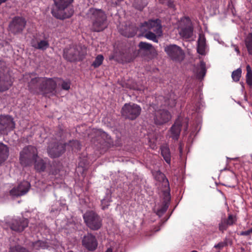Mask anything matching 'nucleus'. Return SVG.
Masks as SVG:
<instances>
[{"instance_id": "nucleus-40", "label": "nucleus", "mask_w": 252, "mask_h": 252, "mask_svg": "<svg viewBox=\"0 0 252 252\" xmlns=\"http://www.w3.org/2000/svg\"><path fill=\"white\" fill-rule=\"evenodd\" d=\"M62 88L64 90H68L70 87V83L69 81H63L61 85Z\"/></svg>"}, {"instance_id": "nucleus-33", "label": "nucleus", "mask_w": 252, "mask_h": 252, "mask_svg": "<svg viewBox=\"0 0 252 252\" xmlns=\"http://www.w3.org/2000/svg\"><path fill=\"white\" fill-rule=\"evenodd\" d=\"M139 48L145 51H151L154 49L153 46L151 44L144 42H140L139 43Z\"/></svg>"}, {"instance_id": "nucleus-6", "label": "nucleus", "mask_w": 252, "mask_h": 252, "mask_svg": "<svg viewBox=\"0 0 252 252\" xmlns=\"http://www.w3.org/2000/svg\"><path fill=\"white\" fill-rule=\"evenodd\" d=\"M59 80L58 78L42 77L39 91L45 95H56L57 83Z\"/></svg>"}, {"instance_id": "nucleus-23", "label": "nucleus", "mask_w": 252, "mask_h": 252, "mask_svg": "<svg viewBox=\"0 0 252 252\" xmlns=\"http://www.w3.org/2000/svg\"><path fill=\"white\" fill-rule=\"evenodd\" d=\"M153 176L157 181L162 182L163 186L169 188V181L163 173L160 171H156L153 172Z\"/></svg>"}, {"instance_id": "nucleus-48", "label": "nucleus", "mask_w": 252, "mask_h": 252, "mask_svg": "<svg viewBox=\"0 0 252 252\" xmlns=\"http://www.w3.org/2000/svg\"><path fill=\"white\" fill-rule=\"evenodd\" d=\"M124 0H117L119 2H120V1H123Z\"/></svg>"}, {"instance_id": "nucleus-22", "label": "nucleus", "mask_w": 252, "mask_h": 252, "mask_svg": "<svg viewBox=\"0 0 252 252\" xmlns=\"http://www.w3.org/2000/svg\"><path fill=\"white\" fill-rule=\"evenodd\" d=\"M197 52L201 55L205 54L206 39L204 35L200 34L197 41Z\"/></svg>"}, {"instance_id": "nucleus-32", "label": "nucleus", "mask_w": 252, "mask_h": 252, "mask_svg": "<svg viewBox=\"0 0 252 252\" xmlns=\"http://www.w3.org/2000/svg\"><path fill=\"white\" fill-rule=\"evenodd\" d=\"M103 60V56L102 55H98L95 58L92 65L93 66L94 68L98 67L102 64Z\"/></svg>"}, {"instance_id": "nucleus-35", "label": "nucleus", "mask_w": 252, "mask_h": 252, "mask_svg": "<svg viewBox=\"0 0 252 252\" xmlns=\"http://www.w3.org/2000/svg\"><path fill=\"white\" fill-rule=\"evenodd\" d=\"M33 247L35 249H45L47 247L46 243L42 241H37L32 243Z\"/></svg>"}, {"instance_id": "nucleus-13", "label": "nucleus", "mask_w": 252, "mask_h": 252, "mask_svg": "<svg viewBox=\"0 0 252 252\" xmlns=\"http://www.w3.org/2000/svg\"><path fill=\"white\" fill-rule=\"evenodd\" d=\"M26 25V21L22 17H15L9 25L10 32L14 34H18L23 32Z\"/></svg>"}, {"instance_id": "nucleus-30", "label": "nucleus", "mask_w": 252, "mask_h": 252, "mask_svg": "<svg viewBox=\"0 0 252 252\" xmlns=\"http://www.w3.org/2000/svg\"><path fill=\"white\" fill-rule=\"evenodd\" d=\"M246 83L250 87L252 86V70L250 65L246 66Z\"/></svg>"}, {"instance_id": "nucleus-39", "label": "nucleus", "mask_w": 252, "mask_h": 252, "mask_svg": "<svg viewBox=\"0 0 252 252\" xmlns=\"http://www.w3.org/2000/svg\"><path fill=\"white\" fill-rule=\"evenodd\" d=\"M10 252H29V251L24 248L16 246L11 248Z\"/></svg>"}, {"instance_id": "nucleus-24", "label": "nucleus", "mask_w": 252, "mask_h": 252, "mask_svg": "<svg viewBox=\"0 0 252 252\" xmlns=\"http://www.w3.org/2000/svg\"><path fill=\"white\" fill-rule=\"evenodd\" d=\"M8 155V148L3 144L0 143V165L7 158Z\"/></svg>"}, {"instance_id": "nucleus-1", "label": "nucleus", "mask_w": 252, "mask_h": 252, "mask_svg": "<svg viewBox=\"0 0 252 252\" xmlns=\"http://www.w3.org/2000/svg\"><path fill=\"white\" fill-rule=\"evenodd\" d=\"M176 104V98L173 93L169 94V97L165 98L162 95L156 98L149 107L154 116V123L157 125H162L167 123L171 118V115L166 110L162 109L163 106L173 107Z\"/></svg>"}, {"instance_id": "nucleus-11", "label": "nucleus", "mask_w": 252, "mask_h": 252, "mask_svg": "<svg viewBox=\"0 0 252 252\" xmlns=\"http://www.w3.org/2000/svg\"><path fill=\"white\" fill-rule=\"evenodd\" d=\"M164 51L172 60L181 62L184 59V51L181 47L175 44L167 46L165 47Z\"/></svg>"}, {"instance_id": "nucleus-46", "label": "nucleus", "mask_w": 252, "mask_h": 252, "mask_svg": "<svg viewBox=\"0 0 252 252\" xmlns=\"http://www.w3.org/2000/svg\"><path fill=\"white\" fill-rule=\"evenodd\" d=\"M106 252H112V251L111 249H108Z\"/></svg>"}, {"instance_id": "nucleus-43", "label": "nucleus", "mask_w": 252, "mask_h": 252, "mask_svg": "<svg viewBox=\"0 0 252 252\" xmlns=\"http://www.w3.org/2000/svg\"><path fill=\"white\" fill-rule=\"evenodd\" d=\"M224 246V244L222 242H220L218 243V244L215 245L214 247L217 249H221Z\"/></svg>"}, {"instance_id": "nucleus-19", "label": "nucleus", "mask_w": 252, "mask_h": 252, "mask_svg": "<svg viewBox=\"0 0 252 252\" xmlns=\"http://www.w3.org/2000/svg\"><path fill=\"white\" fill-rule=\"evenodd\" d=\"M5 72L6 71L4 69L2 71L0 70V91L2 92L8 90L11 85L10 77Z\"/></svg>"}, {"instance_id": "nucleus-38", "label": "nucleus", "mask_w": 252, "mask_h": 252, "mask_svg": "<svg viewBox=\"0 0 252 252\" xmlns=\"http://www.w3.org/2000/svg\"><path fill=\"white\" fill-rule=\"evenodd\" d=\"M68 145L72 147V149H80V144L77 140L70 141L68 143Z\"/></svg>"}, {"instance_id": "nucleus-9", "label": "nucleus", "mask_w": 252, "mask_h": 252, "mask_svg": "<svg viewBox=\"0 0 252 252\" xmlns=\"http://www.w3.org/2000/svg\"><path fill=\"white\" fill-rule=\"evenodd\" d=\"M178 30L179 34L184 38L188 39L193 35V28L189 18L184 17L181 19Z\"/></svg>"}, {"instance_id": "nucleus-17", "label": "nucleus", "mask_w": 252, "mask_h": 252, "mask_svg": "<svg viewBox=\"0 0 252 252\" xmlns=\"http://www.w3.org/2000/svg\"><path fill=\"white\" fill-rule=\"evenodd\" d=\"M30 184L28 182H21L16 188L10 190V194L13 196H19L25 194L29 190Z\"/></svg>"}, {"instance_id": "nucleus-42", "label": "nucleus", "mask_w": 252, "mask_h": 252, "mask_svg": "<svg viewBox=\"0 0 252 252\" xmlns=\"http://www.w3.org/2000/svg\"><path fill=\"white\" fill-rule=\"evenodd\" d=\"M251 231L250 229L245 231H241L240 233V235L241 236H248L251 233Z\"/></svg>"}, {"instance_id": "nucleus-8", "label": "nucleus", "mask_w": 252, "mask_h": 252, "mask_svg": "<svg viewBox=\"0 0 252 252\" xmlns=\"http://www.w3.org/2000/svg\"><path fill=\"white\" fill-rule=\"evenodd\" d=\"M141 108L138 105L132 103H126L123 106L121 113L123 117L130 120H135L140 114Z\"/></svg>"}, {"instance_id": "nucleus-5", "label": "nucleus", "mask_w": 252, "mask_h": 252, "mask_svg": "<svg viewBox=\"0 0 252 252\" xmlns=\"http://www.w3.org/2000/svg\"><path fill=\"white\" fill-rule=\"evenodd\" d=\"M37 150L32 146L25 147L20 154V163L24 166L31 165L38 158Z\"/></svg>"}, {"instance_id": "nucleus-2", "label": "nucleus", "mask_w": 252, "mask_h": 252, "mask_svg": "<svg viewBox=\"0 0 252 252\" xmlns=\"http://www.w3.org/2000/svg\"><path fill=\"white\" fill-rule=\"evenodd\" d=\"M86 16L92 21V30L94 32H99L107 27V16L101 9L90 8Z\"/></svg>"}, {"instance_id": "nucleus-51", "label": "nucleus", "mask_w": 252, "mask_h": 252, "mask_svg": "<svg viewBox=\"0 0 252 252\" xmlns=\"http://www.w3.org/2000/svg\"><path fill=\"white\" fill-rule=\"evenodd\" d=\"M72 252V251H70V252Z\"/></svg>"}, {"instance_id": "nucleus-10", "label": "nucleus", "mask_w": 252, "mask_h": 252, "mask_svg": "<svg viewBox=\"0 0 252 252\" xmlns=\"http://www.w3.org/2000/svg\"><path fill=\"white\" fill-rule=\"evenodd\" d=\"M24 80L28 82V90L32 93H38L42 77L36 76L34 72L26 74Z\"/></svg>"}, {"instance_id": "nucleus-15", "label": "nucleus", "mask_w": 252, "mask_h": 252, "mask_svg": "<svg viewBox=\"0 0 252 252\" xmlns=\"http://www.w3.org/2000/svg\"><path fill=\"white\" fill-rule=\"evenodd\" d=\"M82 245L89 251H93L97 246V242L94 236L88 233L84 236L82 241Z\"/></svg>"}, {"instance_id": "nucleus-14", "label": "nucleus", "mask_w": 252, "mask_h": 252, "mask_svg": "<svg viewBox=\"0 0 252 252\" xmlns=\"http://www.w3.org/2000/svg\"><path fill=\"white\" fill-rule=\"evenodd\" d=\"M29 221L25 218H16L12 219L9 222L10 228L16 232H21L28 227Z\"/></svg>"}, {"instance_id": "nucleus-49", "label": "nucleus", "mask_w": 252, "mask_h": 252, "mask_svg": "<svg viewBox=\"0 0 252 252\" xmlns=\"http://www.w3.org/2000/svg\"><path fill=\"white\" fill-rule=\"evenodd\" d=\"M250 230H251V232L252 233V228H251V229H250Z\"/></svg>"}, {"instance_id": "nucleus-47", "label": "nucleus", "mask_w": 252, "mask_h": 252, "mask_svg": "<svg viewBox=\"0 0 252 252\" xmlns=\"http://www.w3.org/2000/svg\"><path fill=\"white\" fill-rule=\"evenodd\" d=\"M137 8H138L140 10H141L143 8V7H142V6L137 7Z\"/></svg>"}, {"instance_id": "nucleus-36", "label": "nucleus", "mask_w": 252, "mask_h": 252, "mask_svg": "<svg viewBox=\"0 0 252 252\" xmlns=\"http://www.w3.org/2000/svg\"><path fill=\"white\" fill-rule=\"evenodd\" d=\"M110 197L109 196H106L101 201V207L103 210H105L108 207L111 202Z\"/></svg>"}, {"instance_id": "nucleus-31", "label": "nucleus", "mask_w": 252, "mask_h": 252, "mask_svg": "<svg viewBox=\"0 0 252 252\" xmlns=\"http://www.w3.org/2000/svg\"><path fill=\"white\" fill-rule=\"evenodd\" d=\"M242 75V69L240 68L237 69L232 72L231 77L235 82H238Z\"/></svg>"}, {"instance_id": "nucleus-12", "label": "nucleus", "mask_w": 252, "mask_h": 252, "mask_svg": "<svg viewBox=\"0 0 252 252\" xmlns=\"http://www.w3.org/2000/svg\"><path fill=\"white\" fill-rule=\"evenodd\" d=\"M65 144L59 141L50 143L47 149L49 156L52 158L60 157L65 150Z\"/></svg>"}, {"instance_id": "nucleus-16", "label": "nucleus", "mask_w": 252, "mask_h": 252, "mask_svg": "<svg viewBox=\"0 0 252 252\" xmlns=\"http://www.w3.org/2000/svg\"><path fill=\"white\" fill-rule=\"evenodd\" d=\"M142 26L146 27L147 28L148 30L152 31L153 32H155L158 36H160L162 34L160 21L158 19L154 20H151L148 22H145L143 24Z\"/></svg>"}, {"instance_id": "nucleus-34", "label": "nucleus", "mask_w": 252, "mask_h": 252, "mask_svg": "<svg viewBox=\"0 0 252 252\" xmlns=\"http://www.w3.org/2000/svg\"><path fill=\"white\" fill-rule=\"evenodd\" d=\"M157 35L156 33H153L151 31L145 33L144 36L150 40L153 41L157 43L158 42V40L157 39Z\"/></svg>"}, {"instance_id": "nucleus-41", "label": "nucleus", "mask_w": 252, "mask_h": 252, "mask_svg": "<svg viewBox=\"0 0 252 252\" xmlns=\"http://www.w3.org/2000/svg\"><path fill=\"white\" fill-rule=\"evenodd\" d=\"M166 3H167V5L169 7L175 9V5L173 1H172L171 0H167Z\"/></svg>"}, {"instance_id": "nucleus-25", "label": "nucleus", "mask_w": 252, "mask_h": 252, "mask_svg": "<svg viewBox=\"0 0 252 252\" xmlns=\"http://www.w3.org/2000/svg\"><path fill=\"white\" fill-rule=\"evenodd\" d=\"M32 45L33 47L41 50H45L49 46V42L46 40H41L37 43L32 42Z\"/></svg>"}, {"instance_id": "nucleus-29", "label": "nucleus", "mask_w": 252, "mask_h": 252, "mask_svg": "<svg viewBox=\"0 0 252 252\" xmlns=\"http://www.w3.org/2000/svg\"><path fill=\"white\" fill-rule=\"evenodd\" d=\"M245 44L250 55H252V33H249L245 39Z\"/></svg>"}, {"instance_id": "nucleus-21", "label": "nucleus", "mask_w": 252, "mask_h": 252, "mask_svg": "<svg viewBox=\"0 0 252 252\" xmlns=\"http://www.w3.org/2000/svg\"><path fill=\"white\" fill-rule=\"evenodd\" d=\"M181 126V121L179 120H177L170 128L171 136L173 139L176 140H178L180 134Z\"/></svg>"}, {"instance_id": "nucleus-4", "label": "nucleus", "mask_w": 252, "mask_h": 252, "mask_svg": "<svg viewBox=\"0 0 252 252\" xmlns=\"http://www.w3.org/2000/svg\"><path fill=\"white\" fill-rule=\"evenodd\" d=\"M87 48L81 45L66 47L63 50V58L70 62L80 61L87 55Z\"/></svg>"}, {"instance_id": "nucleus-37", "label": "nucleus", "mask_w": 252, "mask_h": 252, "mask_svg": "<svg viewBox=\"0 0 252 252\" xmlns=\"http://www.w3.org/2000/svg\"><path fill=\"white\" fill-rule=\"evenodd\" d=\"M168 208V204L167 202H165L160 208L158 209L157 212V214L161 217L167 210Z\"/></svg>"}, {"instance_id": "nucleus-3", "label": "nucleus", "mask_w": 252, "mask_h": 252, "mask_svg": "<svg viewBox=\"0 0 252 252\" xmlns=\"http://www.w3.org/2000/svg\"><path fill=\"white\" fill-rule=\"evenodd\" d=\"M73 1V0H54V4L51 10L53 16L59 19L70 17L73 13V11L70 9L66 12L65 10Z\"/></svg>"}, {"instance_id": "nucleus-18", "label": "nucleus", "mask_w": 252, "mask_h": 252, "mask_svg": "<svg viewBox=\"0 0 252 252\" xmlns=\"http://www.w3.org/2000/svg\"><path fill=\"white\" fill-rule=\"evenodd\" d=\"M237 218L235 216L229 214L228 218H222L219 224V229L221 232L226 230L228 226L232 225L236 223Z\"/></svg>"}, {"instance_id": "nucleus-26", "label": "nucleus", "mask_w": 252, "mask_h": 252, "mask_svg": "<svg viewBox=\"0 0 252 252\" xmlns=\"http://www.w3.org/2000/svg\"><path fill=\"white\" fill-rule=\"evenodd\" d=\"M161 155L165 161L170 164L171 161V155L169 149L166 146H162L160 148Z\"/></svg>"}, {"instance_id": "nucleus-44", "label": "nucleus", "mask_w": 252, "mask_h": 252, "mask_svg": "<svg viewBox=\"0 0 252 252\" xmlns=\"http://www.w3.org/2000/svg\"><path fill=\"white\" fill-rule=\"evenodd\" d=\"M179 151H180V154H182V152H183V148H182L181 144H180V146H179Z\"/></svg>"}, {"instance_id": "nucleus-50", "label": "nucleus", "mask_w": 252, "mask_h": 252, "mask_svg": "<svg viewBox=\"0 0 252 252\" xmlns=\"http://www.w3.org/2000/svg\"><path fill=\"white\" fill-rule=\"evenodd\" d=\"M191 252H197V251H192Z\"/></svg>"}, {"instance_id": "nucleus-7", "label": "nucleus", "mask_w": 252, "mask_h": 252, "mask_svg": "<svg viewBox=\"0 0 252 252\" xmlns=\"http://www.w3.org/2000/svg\"><path fill=\"white\" fill-rule=\"evenodd\" d=\"M86 225L91 230H97L102 225V219L94 211H88L83 215Z\"/></svg>"}, {"instance_id": "nucleus-27", "label": "nucleus", "mask_w": 252, "mask_h": 252, "mask_svg": "<svg viewBox=\"0 0 252 252\" xmlns=\"http://www.w3.org/2000/svg\"><path fill=\"white\" fill-rule=\"evenodd\" d=\"M34 162L35 163L34 168L37 171L39 172L44 171L46 168V163L42 159L38 157Z\"/></svg>"}, {"instance_id": "nucleus-45", "label": "nucleus", "mask_w": 252, "mask_h": 252, "mask_svg": "<svg viewBox=\"0 0 252 252\" xmlns=\"http://www.w3.org/2000/svg\"><path fill=\"white\" fill-rule=\"evenodd\" d=\"M160 3H164L166 2V0H158Z\"/></svg>"}, {"instance_id": "nucleus-28", "label": "nucleus", "mask_w": 252, "mask_h": 252, "mask_svg": "<svg viewBox=\"0 0 252 252\" xmlns=\"http://www.w3.org/2000/svg\"><path fill=\"white\" fill-rule=\"evenodd\" d=\"M206 72V65L204 62H200V67L197 71V77L199 79H202Z\"/></svg>"}, {"instance_id": "nucleus-20", "label": "nucleus", "mask_w": 252, "mask_h": 252, "mask_svg": "<svg viewBox=\"0 0 252 252\" xmlns=\"http://www.w3.org/2000/svg\"><path fill=\"white\" fill-rule=\"evenodd\" d=\"M14 127L15 124L10 116H0V130L1 132L6 128L13 129Z\"/></svg>"}]
</instances>
